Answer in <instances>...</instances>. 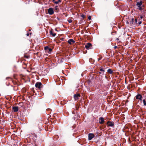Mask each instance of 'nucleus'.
Instances as JSON below:
<instances>
[{
    "label": "nucleus",
    "instance_id": "obj_1",
    "mask_svg": "<svg viewBox=\"0 0 146 146\" xmlns=\"http://www.w3.org/2000/svg\"><path fill=\"white\" fill-rule=\"evenodd\" d=\"M143 3V2L142 1H140L139 2H138L136 4V5L137 6L138 9L140 11L142 10L143 9V8H142L141 5Z\"/></svg>",
    "mask_w": 146,
    "mask_h": 146
},
{
    "label": "nucleus",
    "instance_id": "obj_2",
    "mask_svg": "<svg viewBox=\"0 0 146 146\" xmlns=\"http://www.w3.org/2000/svg\"><path fill=\"white\" fill-rule=\"evenodd\" d=\"M106 68L105 67H100V71L99 73L100 74H102V75H105L104 72H105V70Z\"/></svg>",
    "mask_w": 146,
    "mask_h": 146
},
{
    "label": "nucleus",
    "instance_id": "obj_3",
    "mask_svg": "<svg viewBox=\"0 0 146 146\" xmlns=\"http://www.w3.org/2000/svg\"><path fill=\"white\" fill-rule=\"evenodd\" d=\"M85 47L86 49L87 50L91 49L93 48L92 44L90 43H87L85 45Z\"/></svg>",
    "mask_w": 146,
    "mask_h": 146
},
{
    "label": "nucleus",
    "instance_id": "obj_4",
    "mask_svg": "<svg viewBox=\"0 0 146 146\" xmlns=\"http://www.w3.org/2000/svg\"><path fill=\"white\" fill-rule=\"evenodd\" d=\"M35 86L36 88L40 89L42 86V84L40 82H37L35 84Z\"/></svg>",
    "mask_w": 146,
    "mask_h": 146
},
{
    "label": "nucleus",
    "instance_id": "obj_5",
    "mask_svg": "<svg viewBox=\"0 0 146 146\" xmlns=\"http://www.w3.org/2000/svg\"><path fill=\"white\" fill-rule=\"evenodd\" d=\"M107 124L108 126L112 127H114V123L113 121H108L107 122Z\"/></svg>",
    "mask_w": 146,
    "mask_h": 146
},
{
    "label": "nucleus",
    "instance_id": "obj_6",
    "mask_svg": "<svg viewBox=\"0 0 146 146\" xmlns=\"http://www.w3.org/2000/svg\"><path fill=\"white\" fill-rule=\"evenodd\" d=\"M105 121L104 118L102 117H100L99 119V123L101 124H103Z\"/></svg>",
    "mask_w": 146,
    "mask_h": 146
},
{
    "label": "nucleus",
    "instance_id": "obj_7",
    "mask_svg": "<svg viewBox=\"0 0 146 146\" xmlns=\"http://www.w3.org/2000/svg\"><path fill=\"white\" fill-rule=\"evenodd\" d=\"M48 11V13L50 15H52L54 13V11L52 8H49Z\"/></svg>",
    "mask_w": 146,
    "mask_h": 146
},
{
    "label": "nucleus",
    "instance_id": "obj_8",
    "mask_svg": "<svg viewBox=\"0 0 146 146\" xmlns=\"http://www.w3.org/2000/svg\"><path fill=\"white\" fill-rule=\"evenodd\" d=\"M94 135L93 133H90L88 134V140H91L94 137Z\"/></svg>",
    "mask_w": 146,
    "mask_h": 146
},
{
    "label": "nucleus",
    "instance_id": "obj_9",
    "mask_svg": "<svg viewBox=\"0 0 146 146\" xmlns=\"http://www.w3.org/2000/svg\"><path fill=\"white\" fill-rule=\"evenodd\" d=\"M80 95L79 94H76L74 95V98L75 100H78V98L80 97Z\"/></svg>",
    "mask_w": 146,
    "mask_h": 146
},
{
    "label": "nucleus",
    "instance_id": "obj_10",
    "mask_svg": "<svg viewBox=\"0 0 146 146\" xmlns=\"http://www.w3.org/2000/svg\"><path fill=\"white\" fill-rule=\"evenodd\" d=\"M12 109L14 112H17L19 110L18 108L17 107L13 106L12 107Z\"/></svg>",
    "mask_w": 146,
    "mask_h": 146
},
{
    "label": "nucleus",
    "instance_id": "obj_11",
    "mask_svg": "<svg viewBox=\"0 0 146 146\" xmlns=\"http://www.w3.org/2000/svg\"><path fill=\"white\" fill-rule=\"evenodd\" d=\"M68 43L70 44H72L75 42V41L72 39H70L68 41Z\"/></svg>",
    "mask_w": 146,
    "mask_h": 146
},
{
    "label": "nucleus",
    "instance_id": "obj_12",
    "mask_svg": "<svg viewBox=\"0 0 146 146\" xmlns=\"http://www.w3.org/2000/svg\"><path fill=\"white\" fill-rule=\"evenodd\" d=\"M44 49L45 50L48 51L49 52H51L52 50V49L49 48L48 46L45 47L44 48Z\"/></svg>",
    "mask_w": 146,
    "mask_h": 146
},
{
    "label": "nucleus",
    "instance_id": "obj_13",
    "mask_svg": "<svg viewBox=\"0 0 146 146\" xmlns=\"http://www.w3.org/2000/svg\"><path fill=\"white\" fill-rule=\"evenodd\" d=\"M142 96L140 94H137L136 96V99L137 100H138L140 98H142Z\"/></svg>",
    "mask_w": 146,
    "mask_h": 146
},
{
    "label": "nucleus",
    "instance_id": "obj_14",
    "mask_svg": "<svg viewBox=\"0 0 146 146\" xmlns=\"http://www.w3.org/2000/svg\"><path fill=\"white\" fill-rule=\"evenodd\" d=\"M86 83L88 84L89 86H91L92 85V82L91 80H88L86 81Z\"/></svg>",
    "mask_w": 146,
    "mask_h": 146
},
{
    "label": "nucleus",
    "instance_id": "obj_15",
    "mask_svg": "<svg viewBox=\"0 0 146 146\" xmlns=\"http://www.w3.org/2000/svg\"><path fill=\"white\" fill-rule=\"evenodd\" d=\"M50 35H51L53 36H55L56 35V34L53 33L52 31H50Z\"/></svg>",
    "mask_w": 146,
    "mask_h": 146
},
{
    "label": "nucleus",
    "instance_id": "obj_16",
    "mask_svg": "<svg viewBox=\"0 0 146 146\" xmlns=\"http://www.w3.org/2000/svg\"><path fill=\"white\" fill-rule=\"evenodd\" d=\"M107 72L110 74H112L113 72L112 70L111 69H109L107 70Z\"/></svg>",
    "mask_w": 146,
    "mask_h": 146
},
{
    "label": "nucleus",
    "instance_id": "obj_17",
    "mask_svg": "<svg viewBox=\"0 0 146 146\" xmlns=\"http://www.w3.org/2000/svg\"><path fill=\"white\" fill-rule=\"evenodd\" d=\"M58 7V6H56L55 7V11L56 12H58L59 9Z\"/></svg>",
    "mask_w": 146,
    "mask_h": 146
},
{
    "label": "nucleus",
    "instance_id": "obj_18",
    "mask_svg": "<svg viewBox=\"0 0 146 146\" xmlns=\"http://www.w3.org/2000/svg\"><path fill=\"white\" fill-rule=\"evenodd\" d=\"M61 1H62L61 0H58L57 1L54 2V3L55 4H57L59 3H61Z\"/></svg>",
    "mask_w": 146,
    "mask_h": 146
},
{
    "label": "nucleus",
    "instance_id": "obj_19",
    "mask_svg": "<svg viewBox=\"0 0 146 146\" xmlns=\"http://www.w3.org/2000/svg\"><path fill=\"white\" fill-rule=\"evenodd\" d=\"M32 135L33 136H34V137H35L36 138L37 137V135L35 133H33L32 134Z\"/></svg>",
    "mask_w": 146,
    "mask_h": 146
},
{
    "label": "nucleus",
    "instance_id": "obj_20",
    "mask_svg": "<svg viewBox=\"0 0 146 146\" xmlns=\"http://www.w3.org/2000/svg\"><path fill=\"white\" fill-rule=\"evenodd\" d=\"M68 21L69 23H70L72 22V21L71 19H69L68 20Z\"/></svg>",
    "mask_w": 146,
    "mask_h": 146
},
{
    "label": "nucleus",
    "instance_id": "obj_21",
    "mask_svg": "<svg viewBox=\"0 0 146 146\" xmlns=\"http://www.w3.org/2000/svg\"><path fill=\"white\" fill-rule=\"evenodd\" d=\"M92 58H90L89 59V61L90 62H91L92 64L94 62L93 61H91V60H92Z\"/></svg>",
    "mask_w": 146,
    "mask_h": 146
},
{
    "label": "nucleus",
    "instance_id": "obj_22",
    "mask_svg": "<svg viewBox=\"0 0 146 146\" xmlns=\"http://www.w3.org/2000/svg\"><path fill=\"white\" fill-rule=\"evenodd\" d=\"M81 17H82L83 19H84L85 17V16L84 15H82L81 16Z\"/></svg>",
    "mask_w": 146,
    "mask_h": 146
},
{
    "label": "nucleus",
    "instance_id": "obj_23",
    "mask_svg": "<svg viewBox=\"0 0 146 146\" xmlns=\"http://www.w3.org/2000/svg\"><path fill=\"white\" fill-rule=\"evenodd\" d=\"M102 127L103 129H104V128H105L106 127V125H102Z\"/></svg>",
    "mask_w": 146,
    "mask_h": 146
},
{
    "label": "nucleus",
    "instance_id": "obj_24",
    "mask_svg": "<svg viewBox=\"0 0 146 146\" xmlns=\"http://www.w3.org/2000/svg\"><path fill=\"white\" fill-rule=\"evenodd\" d=\"M24 57H25V58H29V56H26V55H25V56H24Z\"/></svg>",
    "mask_w": 146,
    "mask_h": 146
},
{
    "label": "nucleus",
    "instance_id": "obj_25",
    "mask_svg": "<svg viewBox=\"0 0 146 146\" xmlns=\"http://www.w3.org/2000/svg\"><path fill=\"white\" fill-rule=\"evenodd\" d=\"M88 19L89 20H90L91 19V17L90 16H89L88 17Z\"/></svg>",
    "mask_w": 146,
    "mask_h": 146
},
{
    "label": "nucleus",
    "instance_id": "obj_26",
    "mask_svg": "<svg viewBox=\"0 0 146 146\" xmlns=\"http://www.w3.org/2000/svg\"><path fill=\"white\" fill-rule=\"evenodd\" d=\"M143 18V16L142 15H141L140 16V18H139V20Z\"/></svg>",
    "mask_w": 146,
    "mask_h": 146
},
{
    "label": "nucleus",
    "instance_id": "obj_27",
    "mask_svg": "<svg viewBox=\"0 0 146 146\" xmlns=\"http://www.w3.org/2000/svg\"><path fill=\"white\" fill-rule=\"evenodd\" d=\"M142 23V21H140L138 23L139 25H140Z\"/></svg>",
    "mask_w": 146,
    "mask_h": 146
},
{
    "label": "nucleus",
    "instance_id": "obj_28",
    "mask_svg": "<svg viewBox=\"0 0 146 146\" xmlns=\"http://www.w3.org/2000/svg\"><path fill=\"white\" fill-rule=\"evenodd\" d=\"M117 46H115L114 47V48L115 49H116L117 48Z\"/></svg>",
    "mask_w": 146,
    "mask_h": 146
},
{
    "label": "nucleus",
    "instance_id": "obj_29",
    "mask_svg": "<svg viewBox=\"0 0 146 146\" xmlns=\"http://www.w3.org/2000/svg\"><path fill=\"white\" fill-rule=\"evenodd\" d=\"M101 59V58H98V61H99Z\"/></svg>",
    "mask_w": 146,
    "mask_h": 146
},
{
    "label": "nucleus",
    "instance_id": "obj_30",
    "mask_svg": "<svg viewBox=\"0 0 146 146\" xmlns=\"http://www.w3.org/2000/svg\"><path fill=\"white\" fill-rule=\"evenodd\" d=\"M29 33H27V36H29Z\"/></svg>",
    "mask_w": 146,
    "mask_h": 146
},
{
    "label": "nucleus",
    "instance_id": "obj_31",
    "mask_svg": "<svg viewBox=\"0 0 146 146\" xmlns=\"http://www.w3.org/2000/svg\"><path fill=\"white\" fill-rule=\"evenodd\" d=\"M135 23H137V19H135Z\"/></svg>",
    "mask_w": 146,
    "mask_h": 146
},
{
    "label": "nucleus",
    "instance_id": "obj_32",
    "mask_svg": "<svg viewBox=\"0 0 146 146\" xmlns=\"http://www.w3.org/2000/svg\"><path fill=\"white\" fill-rule=\"evenodd\" d=\"M116 40H117L118 41L119 40V39L118 38H116Z\"/></svg>",
    "mask_w": 146,
    "mask_h": 146
},
{
    "label": "nucleus",
    "instance_id": "obj_33",
    "mask_svg": "<svg viewBox=\"0 0 146 146\" xmlns=\"http://www.w3.org/2000/svg\"><path fill=\"white\" fill-rule=\"evenodd\" d=\"M55 0H52V1L53 2H54H54H55Z\"/></svg>",
    "mask_w": 146,
    "mask_h": 146
},
{
    "label": "nucleus",
    "instance_id": "obj_34",
    "mask_svg": "<svg viewBox=\"0 0 146 146\" xmlns=\"http://www.w3.org/2000/svg\"><path fill=\"white\" fill-rule=\"evenodd\" d=\"M142 98H140V99H139L138 100H140L141 101L142 100Z\"/></svg>",
    "mask_w": 146,
    "mask_h": 146
},
{
    "label": "nucleus",
    "instance_id": "obj_35",
    "mask_svg": "<svg viewBox=\"0 0 146 146\" xmlns=\"http://www.w3.org/2000/svg\"><path fill=\"white\" fill-rule=\"evenodd\" d=\"M61 40H64V38H62V39Z\"/></svg>",
    "mask_w": 146,
    "mask_h": 146
},
{
    "label": "nucleus",
    "instance_id": "obj_36",
    "mask_svg": "<svg viewBox=\"0 0 146 146\" xmlns=\"http://www.w3.org/2000/svg\"><path fill=\"white\" fill-rule=\"evenodd\" d=\"M142 6L143 7H144V5H143Z\"/></svg>",
    "mask_w": 146,
    "mask_h": 146
},
{
    "label": "nucleus",
    "instance_id": "obj_37",
    "mask_svg": "<svg viewBox=\"0 0 146 146\" xmlns=\"http://www.w3.org/2000/svg\"><path fill=\"white\" fill-rule=\"evenodd\" d=\"M7 78H9V77H7V78H6L7 79Z\"/></svg>",
    "mask_w": 146,
    "mask_h": 146
},
{
    "label": "nucleus",
    "instance_id": "obj_38",
    "mask_svg": "<svg viewBox=\"0 0 146 146\" xmlns=\"http://www.w3.org/2000/svg\"><path fill=\"white\" fill-rule=\"evenodd\" d=\"M105 77L106 78L107 77V76H105Z\"/></svg>",
    "mask_w": 146,
    "mask_h": 146
},
{
    "label": "nucleus",
    "instance_id": "obj_39",
    "mask_svg": "<svg viewBox=\"0 0 146 146\" xmlns=\"http://www.w3.org/2000/svg\"><path fill=\"white\" fill-rule=\"evenodd\" d=\"M30 35H31V33H30Z\"/></svg>",
    "mask_w": 146,
    "mask_h": 146
}]
</instances>
